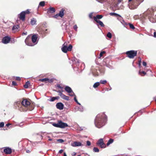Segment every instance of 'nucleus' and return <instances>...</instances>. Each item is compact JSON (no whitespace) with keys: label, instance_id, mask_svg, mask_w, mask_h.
I'll list each match as a JSON object with an SVG mask.
<instances>
[{"label":"nucleus","instance_id":"a19ab883","mask_svg":"<svg viewBox=\"0 0 156 156\" xmlns=\"http://www.w3.org/2000/svg\"><path fill=\"white\" fill-rule=\"evenodd\" d=\"M4 124L3 122H1L0 123V128H2L4 126Z\"/></svg>","mask_w":156,"mask_h":156},{"label":"nucleus","instance_id":"6e6552de","mask_svg":"<svg viewBox=\"0 0 156 156\" xmlns=\"http://www.w3.org/2000/svg\"><path fill=\"white\" fill-rule=\"evenodd\" d=\"M11 38L10 37L6 36L4 37L2 39V42L4 44L8 43L10 41Z\"/></svg>","mask_w":156,"mask_h":156},{"label":"nucleus","instance_id":"2eb2a0df","mask_svg":"<svg viewBox=\"0 0 156 156\" xmlns=\"http://www.w3.org/2000/svg\"><path fill=\"white\" fill-rule=\"evenodd\" d=\"M102 17L103 16L102 15H97L96 16H94L93 17V18L95 21H100L99 20H98V19H101L102 18Z\"/></svg>","mask_w":156,"mask_h":156},{"label":"nucleus","instance_id":"7ed1b4c3","mask_svg":"<svg viewBox=\"0 0 156 156\" xmlns=\"http://www.w3.org/2000/svg\"><path fill=\"white\" fill-rule=\"evenodd\" d=\"M137 51L131 50L129 51L126 52V54L129 58H133L136 55Z\"/></svg>","mask_w":156,"mask_h":156},{"label":"nucleus","instance_id":"c9c22d12","mask_svg":"<svg viewBox=\"0 0 156 156\" xmlns=\"http://www.w3.org/2000/svg\"><path fill=\"white\" fill-rule=\"evenodd\" d=\"M42 132H41L37 134V135L39 136V137L41 139H42L43 138V136L42 135Z\"/></svg>","mask_w":156,"mask_h":156},{"label":"nucleus","instance_id":"9d476101","mask_svg":"<svg viewBox=\"0 0 156 156\" xmlns=\"http://www.w3.org/2000/svg\"><path fill=\"white\" fill-rule=\"evenodd\" d=\"M19 17L23 21H24L25 18V12L23 11L19 15Z\"/></svg>","mask_w":156,"mask_h":156},{"label":"nucleus","instance_id":"f3484780","mask_svg":"<svg viewBox=\"0 0 156 156\" xmlns=\"http://www.w3.org/2000/svg\"><path fill=\"white\" fill-rule=\"evenodd\" d=\"M37 37L36 35H34L32 36L31 40L33 43H35L37 41Z\"/></svg>","mask_w":156,"mask_h":156},{"label":"nucleus","instance_id":"09e8293b","mask_svg":"<svg viewBox=\"0 0 156 156\" xmlns=\"http://www.w3.org/2000/svg\"><path fill=\"white\" fill-rule=\"evenodd\" d=\"M77 26L76 25H75L73 26V28L74 30H75L76 31L77 30Z\"/></svg>","mask_w":156,"mask_h":156},{"label":"nucleus","instance_id":"7c9ffc66","mask_svg":"<svg viewBox=\"0 0 156 156\" xmlns=\"http://www.w3.org/2000/svg\"><path fill=\"white\" fill-rule=\"evenodd\" d=\"M139 74L142 76V74H143L144 75H145L146 74V73L144 71H141L140 70L139 71Z\"/></svg>","mask_w":156,"mask_h":156},{"label":"nucleus","instance_id":"de8ad7c7","mask_svg":"<svg viewBox=\"0 0 156 156\" xmlns=\"http://www.w3.org/2000/svg\"><path fill=\"white\" fill-rule=\"evenodd\" d=\"M129 23H127L126 22V23H125V24L123 26L125 27H127V26L129 25Z\"/></svg>","mask_w":156,"mask_h":156},{"label":"nucleus","instance_id":"f8f14e48","mask_svg":"<svg viewBox=\"0 0 156 156\" xmlns=\"http://www.w3.org/2000/svg\"><path fill=\"white\" fill-rule=\"evenodd\" d=\"M4 152L6 154H10L12 153V151L11 148L9 147H5L4 149Z\"/></svg>","mask_w":156,"mask_h":156},{"label":"nucleus","instance_id":"9b49d317","mask_svg":"<svg viewBox=\"0 0 156 156\" xmlns=\"http://www.w3.org/2000/svg\"><path fill=\"white\" fill-rule=\"evenodd\" d=\"M59 128H65L68 126V124L66 123L62 122L61 121H59Z\"/></svg>","mask_w":156,"mask_h":156},{"label":"nucleus","instance_id":"79ce46f5","mask_svg":"<svg viewBox=\"0 0 156 156\" xmlns=\"http://www.w3.org/2000/svg\"><path fill=\"white\" fill-rule=\"evenodd\" d=\"M141 59L140 58V60L139 61V66L140 68L141 67Z\"/></svg>","mask_w":156,"mask_h":156},{"label":"nucleus","instance_id":"338daca9","mask_svg":"<svg viewBox=\"0 0 156 156\" xmlns=\"http://www.w3.org/2000/svg\"><path fill=\"white\" fill-rule=\"evenodd\" d=\"M26 152H27V153H29V152H30V151H29V150H27V151H26Z\"/></svg>","mask_w":156,"mask_h":156},{"label":"nucleus","instance_id":"6e6d98bb","mask_svg":"<svg viewBox=\"0 0 156 156\" xmlns=\"http://www.w3.org/2000/svg\"><path fill=\"white\" fill-rule=\"evenodd\" d=\"M92 13H91L89 15V17L90 18H92Z\"/></svg>","mask_w":156,"mask_h":156},{"label":"nucleus","instance_id":"e433bc0d","mask_svg":"<svg viewBox=\"0 0 156 156\" xmlns=\"http://www.w3.org/2000/svg\"><path fill=\"white\" fill-rule=\"evenodd\" d=\"M48 80H49V79L47 78H45L40 79V80L42 82H44V81H47Z\"/></svg>","mask_w":156,"mask_h":156},{"label":"nucleus","instance_id":"dca6fc26","mask_svg":"<svg viewBox=\"0 0 156 156\" xmlns=\"http://www.w3.org/2000/svg\"><path fill=\"white\" fill-rule=\"evenodd\" d=\"M55 12V9L53 7H51L47 9L48 13H53Z\"/></svg>","mask_w":156,"mask_h":156},{"label":"nucleus","instance_id":"680f3d73","mask_svg":"<svg viewBox=\"0 0 156 156\" xmlns=\"http://www.w3.org/2000/svg\"><path fill=\"white\" fill-rule=\"evenodd\" d=\"M23 35H26L27 34V32H23L22 34Z\"/></svg>","mask_w":156,"mask_h":156},{"label":"nucleus","instance_id":"2f4dec72","mask_svg":"<svg viewBox=\"0 0 156 156\" xmlns=\"http://www.w3.org/2000/svg\"><path fill=\"white\" fill-rule=\"evenodd\" d=\"M53 126L55 127L59 128V121L57 123H53L52 124Z\"/></svg>","mask_w":156,"mask_h":156},{"label":"nucleus","instance_id":"4c0bfd02","mask_svg":"<svg viewBox=\"0 0 156 156\" xmlns=\"http://www.w3.org/2000/svg\"><path fill=\"white\" fill-rule=\"evenodd\" d=\"M105 53V51H102L101 52L100 54V57H99V58H100L102 56L103 54Z\"/></svg>","mask_w":156,"mask_h":156},{"label":"nucleus","instance_id":"cd10ccee","mask_svg":"<svg viewBox=\"0 0 156 156\" xmlns=\"http://www.w3.org/2000/svg\"><path fill=\"white\" fill-rule=\"evenodd\" d=\"M93 151L95 152H99V149L97 147H94L93 149Z\"/></svg>","mask_w":156,"mask_h":156},{"label":"nucleus","instance_id":"e2e57ef3","mask_svg":"<svg viewBox=\"0 0 156 156\" xmlns=\"http://www.w3.org/2000/svg\"><path fill=\"white\" fill-rule=\"evenodd\" d=\"M63 156H67L66 154V152H64L63 153Z\"/></svg>","mask_w":156,"mask_h":156},{"label":"nucleus","instance_id":"ddd939ff","mask_svg":"<svg viewBox=\"0 0 156 156\" xmlns=\"http://www.w3.org/2000/svg\"><path fill=\"white\" fill-rule=\"evenodd\" d=\"M64 106V105L61 102H58L56 104V108L60 110L63 109Z\"/></svg>","mask_w":156,"mask_h":156},{"label":"nucleus","instance_id":"8fccbe9b","mask_svg":"<svg viewBox=\"0 0 156 156\" xmlns=\"http://www.w3.org/2000/svg\"><path fill=\"white\" fill-rule=\"evenodd\" d=\"M16 79L18 81H20L21 80V79L20 77H16Z\"/></svg>","mask_w":156,"mask_h":156},{"label":"nucleus","instance_id":"72a5a7b5","mask_svg":"<svg viewBox=\"0 0 156 156\" xmlns=\"http://www.w3.org/2000/svg\"><path fill=\"white\" fill-rule=\"evenodd\" d=\"M118 16V17L117 18V19L121 22V21L123 20V18L120 15H119V16Z\"/></svg>","mask_w":156,"mask_h":156},{"label":"nucleus","instance_id":"864d4df0","mask_svg":"<svg viewBox=\"0 0 156 156\" xmlns=\"http://www.w3.org/2000/svg\"><path fill=\"white\" fill-rule=\"evenodd\" d=\"M143 65L144 66H146L147 65V63L145 62H143Z\"/></svg>","mask_w":156,"mask_h":156},{"label":"nucleus","instance_id":"4d7b16f0","mask_svg":"<svg viewBox=\"0 0 156 156\" xmlns=\"http://www.w3.org/2000/svg\"><path fill=\"white\" fill-rule=\"evenodd\" d=\"M12 125V124L11 123H7V124L6 125V126H7V127H8L9 126H10V125Z\"/></svg>","mask_w":156,"mask_h":156},{"label":"nucleus","instance_id":"a18cd8bd","mask_svg":"<svg viewBox=\"0 0 156 156\" xmlns=\"http://www.w3.org/2000/svg\"><path fill=\"white\" fill-rule=\"evenodd\" d=\"M120 22L123 25V26L126 23V22L124 21L123 20L122 21H121Z\"/></svg>","mask_w":156,"mask_h":156},{"label":"nucleus","instance_id":"4468645a","mask_svg":"<svg viewBox=\"0 0 156 156\" xmlns=\"http://www.w3.org/2000/svg\"><path fill=\"white\" fill-rule=\"evenodd\" d=\"M71 145L73 147H75L82 146V144L80 142L75 141L73 142V143L71 144Z\"/></svg>","mask_w":156,"mask_h":156},{"label":"nucleus","instance_id":"c85d7f7f","mask_svg":"<svg viewBox=\"0 0 156 156\" xmlns=\"http://www.w3.org/2000/svg\"><path fill=\"white\" fill-rule=\"evenodd\" d=\"M107 37L109 38L110 39L112 37V34L109 32H108L107 35Z\"/></svg>","mask_w":156,"mask_h":156},{"label":"nucleus","instance_id":"4be33fe9","mask_svg":"<svg viewBox=\"0 0 156 156\" xmlns=\"http://www.w3.org/2000/svg\"><path fill=\"white\" fill-rule=\"evenodd\" d=\"M100 85V82H97L94 83L93 86V87L94 88H96L98 87Z\"/></svg>","mask_w":156,"mask_h":156},{"label":"nucleus","instance_id":"774afa93","mask_svg":"<svg viewBox=\"0 0 156 156\" xmlns=\"http://www.w3.org/2000/svg\"><path fill=\"white\" fill-rule=\"evenodd\" d=\"M48 140L49 141H51L52 140V139L51 138H49V139H48Z\"/></svg>","mask_w":156,"mask_h":156},{"label":"nucleus","instance_id":"393cba45","mask_svg":"<svg viewBox=\"0 0 156 156\" xmlns=\"http://www.w3.org/2000/svg\"><path fill=\"white\" fill-rule=\"evenodd\" d=\"M96 22L97 23H98L99 25H100L101 27H104L105 26V25L102 21L100 20Z\"/></svg>","mask_w":156,"mask_h":156},{"label":"nucleus","instance_id":"3c124183","mask_svg":"<svg viewBox=\"0 0 156 156\" xmlns=\"http://www.w3.org/2000/svg\"><path fill=\"white\" fill-rule=\"evenodd\" d=\"M47 81H48V82L49 83H52L53 82V80L52 79H49V80H48Z\"/></svg>","mask_w":156,"mask_h":156},{"label":"nucleus","instance_id":"aec40b11","mask_svg":"<svg viewBox=\"0 0 156 156\" xmlns=\"http://www.w3.org/2000/svg\"><path fill=\"white\" fill-rule=\"evenodd\" d=\"M36 20L35 18H33L31 19L30 21L31 24L32 25H34L36 24Z\"/></svg>","mask_w":156,"mask_h":156},{"label":"nucleus","instance_id":"c756f323","mask_svg":"<svg viewBox=\"0 0 156 156\" xmlns=\"http://www.w3.org/2000/svg\"><path fill=\"white\" fill-rule=\"evenodd\" d=\"M129 25L130 28H131V29H135V27L133 24L130 23H129Z\"/></svg>","mask_w":156,"mask_h":156},{"label":"nucleus","instance_id":"1a4fd4ad","mask_svg":"<svg viewBox=\"0 0 156 156\" xmlns=\"http://www.w3.org/2000/svg\"><path fill=\"white\" fill-rule=\"evenodd\" d=\"M30 38V37L29 36H28L25 41V42L26 45L31 46H34V45L37 44V43H36L35 44H32L31 42H29L28 41V39Z\"/></svg>","mask_w":156,"mask_h":156},{"label":"nucleus","instance_id":"bb28decb","mask_svg":"<svg viewBox=\"0 0 156 156\" xmlns=\"http://www.w3.org/2000/svg\"><path fill=\"white\" fill-rule=\"evenodd\" d=\"M110 15H111V16H114L117 17L118 16H119V14L114 12H111L110 13Z\"/></svg>","mask_w":156,"mask_h":156},{"label":"nucleus","instance_id":"c03bdc74","mask_svg":"<svg viewBox=\"0 0 156 156\" xmlns=\"http://www.w3.org/2000/svg\"><path fill=\"white\" fill-rule=\"evenodd\" d=\"M74 98V101H75V102H76L78 104L80 105V103H79L78 101H77V99H76V98Z\"/></svg>","mask_w":156,"mask_h":156},{"label":"nucleus","instance_id":"603ef678","mask_svg":"<svg viewBox=\"0 0 156 156\" xmlns=\"http://www.w3.org/2000/svg\"><path fill=\"white\" fill-rule=\"evenodd\" d=\"M12 85L13 86H16V83L15 81L12 82Z\"/></svg>","mask_w":156,"mask_h":156},{"label":"nucleus","instance_id":"13d9d810","mask_svg":"<svg viewBox=\"0 0 156 156\" xmlns=\"http://www.w3.org/2000/svg\"><path fill=\"white\" fill-rule=\"evenodd\" d=\"M63 151V150H62V149L61 150L59 151V153H60V154H61V153H62V152Z\"/></svg>","mask_w":156,"mask_h":156},{"label":"nucleus","instance_id":"b1692460","mask_svg":"<svg viewBox=\"0 0 156 156\" xmlns=\"http://www.w3.org/2000/svg\"><path fill=\"white\" fill-rule=\"evenodd\" d=\"M30 84V82L29 81H27L25 85H24V87L25 88H27L29 85Z\"/></svg>","mask_w":156,"mask_h":156},{"label":"nucleus","instance_id":"49530a36","mask_svg":"<svg viewBox=\"0 0 156 156\" xmlns=\"http://www.w3.org/2000/svg\"><path fill=\"white\" fill-rule=\"evenodd\" d=\"M57 87L61 89L62 88V87H61L59 84H57Z\"/></svg>","mask_w":156,"mask_h":156},{"label":"nucleus","instance_id":"f704fd0d","mask_svg":"<svg viewBox=\"0 0 156 156\" xmlns=\"http://www.w3.org/2000/svg\"><path fill=\"white\" fill-rule=\"evenodd\" d=\"M59 94L62 97V98H68V97L63 94L61 92H59Z\"/></svg>","mask_w":156,"mask_h":156},{"label":"nucleus","instance_id":"0e129e2a","mask_svg":"<svg viewBox=\"0 0 156 156\" xmlns=\"http://www.w3.org/2000/svg\"><path fill=\"white\" fill-rule=\"evenodd\" d=\"M17 125L20 127H22L23 125H21L20 124H18V125Z\"/></svg>","mask_w":156,"mask_h":156},{"label":"nucleus","instance_id":"f257e3e1","mask_svg":"<svg viewBox=\"0 0 156 156\" xmlns=\"http://www.w3.org/2000/svg\"><path fill=\"white\" fill-rule=\"evenodd\" d=\"M107 118V116L104 113L98 114L94 119L95 126L98 128L102 127L105 125Z\"/></svg>","mask_w":156,"mask_h":156},{"label":"nucleus","instance_id":"58836bf2","mask_svg":"<svg viewBox=\"0 0 156 156\" xmlns=\"http://www.w3.org/2000/svg\"><path fill=\"white\" fill-rule=\"evenodd\" d=\"M57 141L60 143H62L64 142V140L62 139H58L57 140Z\"/></svg>","mask_w":156,"mask_h":156},{"label":"nucleus","instance_id":"0eeeda50","mask_svg":"<svg viewBox=\"0 0 156 156\" xmlns=\"http://www.w3.org/2000/svg\"><path fill=\"white\" fill-rule=\"evenodd\" d=\"M153 9L152 8L149 9L147 11L146 13L148 14L147 16L149 17V19L151 21V17L152 16V14L153 12Z\"/></svg>","mask_w":156,"mask_h":156},{"label":"nucleus","instance_id":"5701e85b","mask_svg":"<svg viewBox=\"0 0 156 156\" xmlns=\"http://www.w3.org/2000/svg\"><path fill=\"white\" fill-rule=\"evenodd\" d=\"M114 141V140L113 139H110L108 141V142L107 143V145L108 146L110 144H112Z\"/></svg>","mask_w":156,"mask_h":156},{"label":"nucleus","instance_id":"ea45409f","mask_svg":"<svg viewBox=\"0 0 156 156\" xmlns=\"http://www.w3.org/2000/svg\"><path fill=\"white\" fill-rule=\"evenodd\" d=\"M58 98H51L49 100V101H53L55 100L56 99H57Z\"/></svg>","mask_w":156,"mask_h":156},{"label":"nucleus","instance_id":"20e7f679","mask_svg":"<svg viewBox=\"0 0 156 156\" xmlns=\"http://www.w3.org/2000/svg\"><path fill=\"white\" fill-rule=\"evenodd\" d=\"M65 90L69 93V95L71 97L74 95V97L76 98V96L74 95V94L73 91L71 88L68 86H66L65 88Z\"/></svg>","mask_w":156,"mask_h":156},{"label":"nucleus","instance_id":"5fc2aeb1","mask_svg":"<svg viewBox=\"0 0 156 156\" xmlns=\"http://www.w3.org/2000/svg\"><path fill=\"white\" fill-rule=\"evenodd\" d=\"M59 16V15H58V14H56V15H55L54 17L55 18H57L58 16Z\"/></svg>","mask_w":156,"mask_h":156},{"label":"nucleus","instance_id":"37998d69","mask_svg":"<svg viewBox=\"0 0 156 156\" xmlns=\"http://www.w3.org/2000/svg\"><path fill=\"white\" fill-rule=\"evenodd\" d=\"M91 145V142L89 141H87V145L89 146Z\"/></svg>","mask_w":156,"mask_h":156},{"label":"nucleus","instance_id":"473e14b6","mask_svg":"<svg viewBox=\"0 0 156 156\" xmlns=\"http://www.w3.org/2000/svg\"><path fill=\"white\" fill-rule=\"evenodd\" d=\"M99 82H100V83H101L102 84H105L107 83V81L106 80H101Z\"/></svg>","mask_w":156,"mask_h":156},{"label":"nucleus","instance_id":"a211bd4d","mask_svg":"<svg viewBox=\"0 0 156 156\" xmlns=\"http://www.w3.org/2000/svg\"><path fill=\"white\" fill-rule=\"evenodd\" d=\"M65 10L64 9H62L61 11H60L59 13L58 14V15L59 16L62 18L64 15V11Z\"/></svg>","mask_w":156,"mask_h":156},{"label":"nucleus","instance_id":"6ab92c4d","mask_svg":"<svg viewBox=\"0 0 156 156\" xmlns=\"http://www.w3.org/2000/svg\"><path fill=\"white\" fill-rule=\"evenodd\" d=\"M19 27V26L18 25L13 26L12 28V30L14 32H15L18 30Z\"/></svg>","mask_w":156,"mask_h":156},{"label":"nucleus","instance_id":"a878e982","mask_svg":"<svg viewBox=\"0 0 156 156\" xmlns=\"http://www.w3.org/2000/svg\"><path fill=\"white\" fill-rule=\"evenodd\" d=\"M45 5V2L44 1L41 2L39 4L38 7L39 6L43 7Z\"/></svg>","mask_w":156,"mask_h":156},{"label":"nucleus","instance_id":"052dcab7","mask_svg":"<svg viewBox=\"0 0 156 156\" xmlns=\"http://www.w3.org/2000/svg\"><path fill=\"white\" fill-rule=\"evenodd\" d=\"M25 12L26 14V13H29V11L28 10H27L26 11H25Z\"/></svg>","mask_w":156,"mask_h":156},{"label":"nucleus","instance_id":"412c9836","mask_svg":"<svg viewBox=\"0 0 156 156\" xmlns=\"http://www.w3.org/2000/svg\"><path fill=\"white\" fill-rule=\"evenodd\" d=\"M78 110L80 112H83V107L80 104V105L78 107Z\"/></svg>","mask_w":156,"mask_h":156},{"label":"nucleus","instance_id":"69168bd1","mask_svg":"<svg viewBox=\"0 0 156 156\" xmlns=\"http://www.w3.org/2000/svg\"><path fill=\"white\" fill-rule=\"evenodd\" d=\"M64 99H65L66 100H68L69 99V98H63Z\"/></svg>","mask_w":156,"mask_h":156},{"label":"nucleus","instance_id":"39448f33","mask_svg":"<svg viewBox=\"0 0 156 156\" xmlns=\"http://www.w3.org/2000/svg\"><path fill=\"white\" fill-rule=\"evenodd\" d=\"M96 144L97 145H99L101 148H104L106 147L105 144L104 143L103 139L102 138L99 139Z\"/></svg>","mask_w":156,"mask_h":156},{"label":"nucleus","instance_id":"f03ea898","mask_svg":"<svg viewBox=\"0 0 156 156\" xmlns=\"http://www.w3.org/2000/svg\"><path fill=\"white\" fill-rule=\"evenodd\" d=\"M73 46L72 45L69 44L68 47L67 46V43L65 42L62 45L61 49L62 51L64 53H66L68 51H71L72 49Z\"/></svg>","mask_w":156,"mask_h":156},{"label":"nucleus","instance_id":"423d86ee","mask_svg":"<svg viewBox=\"0 0 156 156\" xmlns=\"http://www.w3.org/2000/svg\"><path fill=\"white\" fill-rule=\"evenodd\" d=\"M22 104L24 107H27L30 105V103L29 99H23L21 102Z\"/></svg>","mask_w":156,"mask_h":156},{"label":"nucleus","instance_id":"bf43d9fd","mask_svg":"<svg viewBox=\"0 0 156 156\" xmlns=\"http://www.w3.org/2000/svg\"><path fill=\"white\" fill-rule=\"evenodd\" d=\"M154 37L156 38V32H154Z\"/></svg>","mask_w":156,"mask_h":156}]
</instances>
